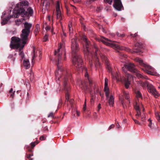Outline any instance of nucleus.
<instances>
[{
    "mask_svg": "<svg viewBox=\"0 0 160 160\" xmlns=\"http://www.w3.org/2000/svg\"><path fill=\"white\" fill-rule=\"evenodd\" d=\"M32 26L31 24L27 22L24 23V28L22 30V33L20 35L21 38L15 37L12 38L10 45L11 48L18 49L20 48H22L24 47L28 41L30 30Z\"/></svg>",
    "mask_w": 160,
    "mask_h": 160,
    "instance_id": "nucleus-1",
    "label": "nucleus"
},
{
    "mask_svg": "<svg viewBox=\"0 0 160 160\" xmlns=\"http://www.w3.org/2000/svg\"><path fill=\"white\" fill-rule=\"evenodd\" d=\"M29 5L28 2L26 1H22L17 4L13 12V14L12 17L14 18L18 17L20 15L24 17L26 15L27 12L25 11L24 8Z\"/></svg>",
    "mask_w": 160,
    "mask_h": 160,
    "instance_id": "nucleus-2",
    "label": "nucleus"
},
{
    "mask_svg": "<svg viewBox=\"0 0 160 160\" xmlns=\"http://www.w3.org/2000/svg\"><path fill=\"white\" fill-rule=\"evenodd\" d=\"M62 44L60 43L58 45V51H55V55H58V61L57 63V70L55 72V76L56 79L59 80V78L61 77L62 72V69L61 68L62 65L60 64L62 63L61 61V55L62 54Z\"/></svg>",
    "mask_w": 160,
    "mask_h": 160,
    "instance_id": "nucleus-3",
    "label": "nucleus"
},
{
    "mask_svg": "<svg viewBox=\"0 0 160 160\" xmlns=\"http://www.w3.org/2000/svg\"><path fill=\"white\" fill-rule=\"evenodd\" d=\"M112 78L113 79L116 80L117 81H121L123 82V81L125 82V85L126 88H128L129 87V85L130 84V82L131 80H133V78L130 74H127V81L124 80L123 77H120L119 74L116 72V73H113L112 74Z\"/></svg>",
    "mask_w": 160,
    "mask_h": 160,
    "instance_id": "nucleus-4",
    "label": "nucleus"
},
{
    "mask_svg": "<svg viewBox=\"0 0 160 160\" xmlns=\"http://www.w3.org/2000/svg\"><path fill=\"white\" fill-rule=\"evenodd\" d=\"M135 60L136 62H138L141 65L143 66L146 68V69L144 70L146 73L153 75H157V73L155 72H153L154 70V68L151 66L143 63V61L141 59L137 58L135 59Z\"/></svg>",
    "mask_w": 160,
    "mask_h": 160,
    "instance_id": "nucleus-5",
    "label": "nucleus"
},
{
    "mask_svg": "<svg viewBox=\"0 0 160 160\" xmlns=\"http://www.w3.org/2000/svg\"><path fill=\"white\" fill-rule=\"evenodd\" d=\"M72 62L78 69H82V60L80 56L77 54L75 55L72 59Z\"/></svg>",
    "mask_w": 160,
    "mask_h": 160,
    "instance_id": "nucleus-6",
    "label": "nucleus"
},
{
    "mask_svg": "<svg viewBox=\"0 0 160 160\" xmlns=\"http://www.w3.org/2000/svg\"><path fill=\"white\" fill-rule=\"evenodd\" d=\"M125 68L128 69L130 71L134 72L135 74L139 78H142V76L139 72L134 68V65L132 63H129L125 65L122 68L123 70L125 71Z\"/></svg>",
    "mask_w": 160,
    "mask_h": 160,
    "instance_id": "nucleus-7",
    "label": "nucleus"
},
{
    "mask_svg": "<svg viewBox=\"0 0 160 160\" xmlns=\"http://www.w3.org/2000/svg\"><path fill=\"white\" fill-rule=\"evenodd\" d=\"M56 12L57 13V19L60 21L63 19V15L61 12L62 7L60 2L58 1L56 4Z\"/></svg>",
    "mask_w": 160,
    "mask_h": 160,
    "instance_id": "nucleus-8",
    "label": "nucleus"
},
{
    "mask_svg": "<svg viewBox=\"0 0 160 160\" xmlns=\"http://www.w3.org/2000/svg\"><path fill=\"white\" fill-rule=\"evenodd\" d=\"M144 85L145 86H147L148 92L153 95L155 98H157L159 96V94L152 85L149 84L146 82L144 84Z\"/></svg>",
    "mask_w": 160,
    "mask_h": 160,
    "instance_id": "nucleus-9",
    "label": "nucleus"
},
{
    "mask_svg": "<svg viewBox=\"0 0 160 160\" xmlns=\"http://www.w3.org/2000/svg\"><path fill=\"white\" fill-rule=\"evenodd\" d=\"M102 42L107 46H110L114 49H120L119 46L114 43H112L110 40L105 38H103L102 40Z\"/></svg>",
    "mask_w": 160,
    "mask_h": 160,
    "instance_id": "nucleus-10",
    "label": "nucleus"
},
{
    "mask_svg": "<svg viewBox=\"0 0 160 160\" xmlns=\"http://www.w3.org/2000/svg\"><path fill=\"white\" fill-rule=\"evenodd\" d=\"M113 6L117 10H121L122 6L121 0H114V3Z\"/></svg>",
    "mask_w": 160,
    "mask_h": 160,
    "instance_id": "nucleus-11",
    "label": "nucleus"
},
{
    "mask_svg": "<svg viewBox=\"0 0 160 160\" xmlns=\"http://www.w3.org/2000/svg\"><path fill=\"white\" fill-rule=\"evenodd\" d=\"M108 79L106 78L105 79L104 91L105 92V95L107 98H108L110 94L109 88L108 86Z\"/></svg>",
    "mask_w": 160,
    "mask_h": 160,
    "instance_id": "nucleus-12",
    "label": "nucleus"
},
{
    "mask_svg": "<svg viewBox=\"0 0 160 160\" xmlns=\"http://www.w3.org/2000/svg\"><path fill=\"white\" fill-rule=\"evenodd\" d=\"M71 48L73 52H75L78 50V45L75 39L71 40Z\"/></svg>",
    "mask_w": 160,
    "mask_h": 160,
    "instance_id": "nucleus-13",
    "label": "nucleus"
},
{
    "mask_svg": "<svg viewBox=\"0 0 160 160\" xmlns=\"http://www.w3.org/2000/svg\"><path fill=\"white\" fill-rule=\"evenodd\" d=\"M142 108H143V106L142 103H141L140 104H138V103L136 104V105L135 106V108L137 111V114H136V116L137 118L140 116L141 112L140 110Z\"/></svg>",
    "mask_w": 160,
    "mask_h": 160,
    "instance_id": "nucleus-14",
    "label": "nucleus"
},
{
    "mask_svg": "<svg viewBox=\"0 0 160 160\" xmlns=\"http://www.w3.org/2000/svg\"><path fill=\"white\" fill-rule=\"evenodd\" d=\"M83 39L85 44V48H84V52L86 54H88L89 53L88 49V43L87 38L85 36L83 37Z\"/></svg>",
    "mask_w": 160,
    "mask_h": 160,
    "instance_id": "nucleus-15",
    "label": "nucleus"
},
{
    "mask_svg": "<svg viewBox=\"0 0 160 160\" xmlns=\"http://www.w3.org/2000/svg\"><path fill=\"white\" fill-rule=\"evenodd\" d=\"M50 2L48 0H45L43 3V6L42 7V11L43 12H45L44 11L45 10H48L49 7Z\"/></svg>",
    "mask_w": 160,
    "mask_h": 160,
    "instance_id": "nucleus-16",
    "label": "nucleus"
},
{
    "mask_svg": "<svg viewBox=\"0 0 160 160\" xmlns=\"http://www.w3.org/2000/svg\"><path fill=\"white\" fill-rule=\"evenodd\" d=\"M33 52H32V54L33 56H32V60H33L34 58L36 57L37 56V53H38L40 56L41 54V53L39 51L37 50L34 47H33Z\"/></svg>",
    "mask_w": 160,
    "mask_h": 160,
    "instance_id": "nucleus-17",
    "label": "nucleus"
},
{
    "mask_svg": "<svg viewBox=\"0 0 160 160\" xmlns=\"http://www.w3.org/2000/svg\"><path fill=\"white\" fill-rule=\"evenodd\" d=\"M124 95L125 96V98L126 99H128L129 98V95L128 94V93H127L126 92L124 91H123L122 92V94L121 95V96H119V99L121 101V102L122 103V104H123V103L122 102V100L123 99V95Z\"/></svg>",
    "mask_w": 160,
    "mask_h": 160,
    "instance_id": "nucleus-18",
    "label": "nucleus"
},
{
    "mask_svg": "<svg viewBox=\"0 0 160 160\" xmlns=\"http://www.w3.org/2000/svg\"><path fill=\"white\" fill-rule=\"evenodd\" d=\"M23 64L26 69H28L30 67V63L28 59H25L24 60Z\"/></svg>",
    "mask_w": 160,
    "mask_h": 160,
    "instance_id": "nucleus-19",
    "label": "nucleus"
},
{
    "mask_svg": "<svg viewBox=\"0 0 160 160\" xmlns=\"http://www.w3.org/2000/svg\"><path fill=\"white\" fill-rule=\"evenodd\" d=\"M114 99L113 96L112 95H111L110 97L108 99V102L109 103V104L110 106L111 107L113 106V105L114 104Z\"/></svg>",
    "mask_w": 160,
    "mask_h": 160,
    "instance_id": "nucleus-20",
    "label": "nucleus"
},
{
    "mask_svg": "<svg viewBox=\"0 0 160 160\" xmlns=\"http://www.w3.org/2000/svg\"><path fill=\"white\" fill-rule=\"evenodd\" d=\"M68 27L69 29V32L70 33H72L73 31V29L72 28V23L71 22H69L68 24Z\"/></svg>",
    "mask_w": 160,
    "mask_h": 160,
    "instance_id": "nucleus-21",
    "label": "nucleus"
},
{
    "mask_svg": "<svg viewBox=\"0 0 160 160\" xmlns=\"http://www.w3.org/2000/svg\"><path fill=\"white\" fill-rule=\"evenodd\" d=\"M155 115L157 119L159 121H160V112H156Z\"/></svg>",
    "mask_w": 160,
    "mask_h": 160,
    "instance_id": "nucleus-22",
    "label": "nucleus"
},
{
    "mask_svg": "<svg viewBox=\"0 0 160 160\" xmlns=\"http://www.w3.org/2000/svg\"><path fill=\"white\" fill-rule=\"evenodd\" d=\"M39 30V26L37 25L36 26V29L34 31V33L35 35H37L38 33V32Z\"/></svg>",
    "mask_w": 160,
    "mask_h": 160,
    "instance_id": "nucleus-23",
    "label": "nucleus"
},
{
    "mask_svg": "<svg viewBox=\"0 0 160 160\" xmlns=\"http://www.w3.org/2000/svg\"><path fill=\"white\" fill-rule=\"evenodd\" d=\"M28 13L30 15H32L33 13L32 9L30 8H29L28 9Z\"/></svg>",
    "mask_w": 160,
    "mask_h": 160,
    "instance_id": "nucleus-24",
    "label": "nucleus"
},
{
    "mask_svg": "<svg viewBox=\"0 0 160 160\" xmlns=\"http://www.w3.org/2000/svg\"><path fill=\"white\" fill-rule=\"evenodd\" d=\"M136 97L137 98H140L141 97V94L139 91H137L136 92Z\"/></svg>",
    "mask_w": 160,
    "mask_h": 160,
    "instance_id": "nucleus-25",
    "label": "nucleus"
},
{
    "mask_svg": "<svg viewBox=\"0 0 160 160\" xmlns=\"http://www.w3.org/2000/svg\"><path fill=\"white\" fill-rule=\"evenodd\" d=\"M22 22V21L21 20H17L15 21V24L17 25H19Z\"/></svg>",
    "mask_w": 160,
    "mask_h": 160,
    "instance_id": "nucleus-26",
    "label": "nucleus"
},
{
    "mask_svg": "<svg viewBox=\"0 0 160 160\" xmlns=\"http://www.w3.org/2000/svg\"><path fill=\"white\" fill-rule=\"evenodd\" d=\"M19 55L22 59H23L24 57V55L23 52L22 51H20L19 53Z\"/></svg>",
    "mask_w": 160,
    "mask_h": 160,
    "instance_id": "nucleus-27",
    "label": "nucleus"
},
{
    "mask_svg": "<svg viewBox=\"0 0 160 160\" xmlns=\"http://www.w3.org/2000/svg\"><path fill=\"white\" fill-rule=\"evenodd\" d=\"M48 35H45L43 39V41L44 42H46L48 40Z\"/></svg>",
    "mask_w": 160,
    "mask_h": 160,
    "instance_id": "nucleus-28",
    "label": "nucleus"
},
{
    "mask_svg": "<svg viewBox=\"0 0 160 160\" xmlns=\"http://www.w3.org/2000/svg\"><path fill=\"white\" fill-rule=\"evenodd\" d=\"M148 121L149 122V123L148 124V125L150 128H152V121H151V119L150 118L149 119H148Z\"/></svg>",
    "mask_w": 160,
    "mask_h": 160,
    "instance_id": "nucleus-29",
    "label": "nucleus"
},
{
    "mask_svg": "<svg viewBox=\"0 0 160 160\" xmlns=\"http://www.w3.org/2000/svg\"><path fill=\"white\" fill-rule=\"evenodd\" d=\"M86 109V100L85 99V102L83 107V110L85 111Z\"/></svg>",
    "mask_w": 160,
    "mask_h": 160,
    "instance_id": "nucleus-30",
    "label": "nucleus"
},
{
    "mask_svg": "<svg viewBox=\"0 0 160 160\" xmlns=\"http://www.w3.org/2000/svg\"><path fill=\"white\" fill-rule=\"evenodd\" d=\"M13 91V89L12 88H11V89L10 90L9 92L11 93V96L12 97H13V95L14 94V92H12V91Z\"/></svg>",
    "mask_w": 160,
    "mask_h": 160,
    "instance_id": "nucleus-31",
    "label": "nucleus"
},
{
    "mask_svg": "<svg viewBox=\"0 0 160 160\" xmlns=\"http://www.w3.org/2000/svg\"><path fill=\"white\" fill-rule=\"evenodd\" d=\"M105 2H107L110 4H111L112 2V0H104Z\"/></svg>",
    "mask_w": 160,
    "mask_h": 160,
    "instance_id": "nucleus-32",
    "label": "nucleus"
},
{
    "mask_svg": "<svg viewBox=\"0 0 160 160\" xmlns=\"http://www.w3.org/2000/svg\"><path fill=\"white\" fill-rule=\"evenodd\" d=\"M97 108H98L97 111L98 112H99L100 111L101 108V105L99 103L98 105V106H97Z\"/></svg>",
    "mask_w": 160,
    "mask_h": 160,
    "instance_id": "nucleus-33",
    "label": "nucleus"
},
{
    "mask_svg": "<svg viewBox=\"0 0 160 160\" xmlns=\"http://www.w3.org/2000/svg\"><path fill=\"white\" fill-rule=\"evenodd\" d=\"M114 127V125L113 124H112L108 128V130H110L112 128H113Z\"/></svg>",
    "mask_w": 160,
    "mask_h": 160,
    "instance_id": "nucleus-34",
    "label": "nucleus"
},
{
    "mask_svg": "<svg viewBox=\"0 0 160 160\" xmlns=\"http://www.w3.org/2000/svg\"><path fill=\"white\" fill-rule=\"evenodd\" d=\"M8 20L7 19L6 20H3L2 21V25L5 24L7 22Z\"/></svg>",
    "mask_w": 160,
    "mask_h": 160,
    "instance_id": "nucleus-35",
    "label": "nucleus"
},
{
    "mask_svg": "<svg viewBox=\"0 0 160 160\" xmlns=\"http://www.w3.org/2000/svg\"><path fill=\"white\" fill-rule=\"evenodd\" d=\"M66 100H68L69 98V94L68 93H66Z\"/></svg>",
    "mask_w": 160,
    "mask_h": 160,
    "instance_id": "nucleus-36",
    "label": "nucleus"
},
{
    "mask_svg": "<svg viewBox=\"0 0 160 160\" xmlns=\"http://www.w3.org/2000/svg\"><path fill=\"white\" fill-rule=\"evenodd\" d=\"M45 29L47 31L50 30H51V28L49 26H47L45 28Z\"/></svg>",
    "mask_w": 160,
    "mask_h": 160,
    "instance_id": "nucleus-37",
    "label": "nucleus"
},
{
    "mask_svg": "<svg viewBox=\"0 0 160 160\" xmlns=\"http://www.w3.org/2000/svg\"><path fill=\"white\" fill-rule=\"evenodd\" d=\"M73 1L75 3H78L81 1V0H73Z\"/></svg>",
    "mask_w": 160,
    "mask_h": 160,
    "instance_id": "nucleus-38",
    "label": "nucleus"
},
{
    "mask_svg": "<svg viewBox=\"0 0 160 160\" xmlns=\"http://www.w3.org/2000/svg\"><path fill=\"white\" fill-rule=\"evenodd\" d=\"M76 113L77 114V115L79 117L80 116V112L79 111L76 110Z\"/></svg>",
    "mask_w": 160,
    "mask_h": 160,
    "instance_id": "nucleus-39",
    "label": "nucleus"
},
{
    "mask_svg": "<svg viewBox=\"0 0 160 160\" xmlns=\"http://www.w3.org/2000/svg\"><path fill=\"white\" fill-rule=\"evenodd\" d=\"M35 142H33L31 143V146L32 147H34L35 146L36 144H35Z\"/></svg>",
    "mask_w": 160,
    "mask_h": 160,
    "instance_id": "nucleus-40",
    "label": "nucleus"
},
{
    "mask_svg": "<svg viewBox=\"0 0 160 160\" xmlns=\"http://www.w3.org/2000/svg\"><path fill=\"white\" fill-rule=\"evenodd\" d=\"M32 155H28L27 156V158L29 159V160H32V159L30 158V157L32 156Z\"/></svg>",
    "mask_w": 160,
    "mask_h": 160,
    "instance_id": "nucleus-41",
    "label": "nucleus"
},
{
    "mask_svg": "<svg viewBox=\"0 0 160 160\" xmlns=\"http://www.w3.org/2000/svg\"><path fill=\"white\" fill-rule=\"evenodd\" d=\"M85 76L86 77H87V78L89 79V78H88V73L86 72L85 74ZM88 81H89V80H88Z\"/></svg>",
    "mask_w": 160,
    "mask_h": 160,
    "instance_id": "nucleus-42",
    "label": "nucleus"
},
{
    "mask_svg": "<svg viewBox=\"0 0 160 160\" xmlns=\"http://www.w3.org/2000/svg\"><path fill=\"white\" fill-rule=\"evenodd\" d=\"M133 120H134L135 122L136 123L138 124H139V122L138 121H137V120H136L135 119H133Z\"/></svg>",
    "mask_w": 160,
    "mask_h": 160,
    "instance_id": "nucleus-43",
    "label": "nucleus"
},
{
    "mask_svg": "<svg viewBox=\"0 0 160 160\" xmlns=\"http://www.w3.org/2000/svg\"><path fill=\"white\" fill-rule=\"evenodd\" d=\"M141 120L142 121L144 122L145 120V117L144 116L143 117H142L141 118Z\"/></svg>",
    "mask_w": 160,
    "mask_h": 160,
    "instance_id": "nucleus-44",
    "label": "nucleus"
},
{
    "mask_svg": "<svg viewBox=\"0 0 160 160\" xmlns=\"http://www.w3.org/2000/svg\"><path fill=\"white\" fill-rule=\"evenodd\" d=\"M45 138L43 136H42L40 137V139L41 140H44Z\"/></svg>",
    "mask_w": 160,
    "mask_h": 160,
    "instance_id": "nucleus-45",
    "label": "nucleus"
},
{
    "mask_svg": "<svg viewBox=\"0 0 160 160\" xmlns=\"http://www.w3.org/2000/svg\"><path fill=\"white\" fill-rule=\"evenodd\" d=\"M116 126L117 128H119L120 127V126L119 124V123L118 122L116 124Z\"/></svg>",
    "mask_w": 160,
    "mask_h": 160,
    "instance_id": "nucleus-46",
    "label": "nucleus"
},
{
    "mask_svg": "<svg viewBox=\"0 0 160 160\" xmlns=\"http://www.w3.org/2000/svg\"><path fill=\"white\" fill-rule=\"evenodd\" d=\"M53 116V114L52 113H50L49 115H48V117H52Z\"/></svg>",
    "mask_w": 160,
    "mask_h": 160,
    "instance_id": "nucleus-47",
    "label": "nucleus"
},
{
    "mask_svg": "<svg viewBox=\"0 0 160 160\" xmlns=\"http://www.w3.org/2000/svg\"><path fill=\"white\" fill-rule=\"evenodd\" d=\"M91 103H93L94 102V100L93 98H92L91 99Z\"/></svg>",
    "mask_w": 160,
    "mask_h": 160,
    "instance_id": "nucleus-48",
    "label": "nucleus"
},
{
    "mask_svg": "<svg viewBox=\"0 0 160 160\" xmlns=\"http://www.w3.org/2000/svg\"><path fill=\"white\" fill-rule=\"evenodd\" d=\"M101 10V9L100 8H97V9H96V11L97 12H99Z\"/></svg>",
    "mask_w": 160,
    "mask_h": 160,
    "instance_id": "nucleus-49",
    "label": "nucleus"
},
{
    "mask_svg": "<svg viewBox=\"0 0 160 160\" xmlns=\"http://www.w3.org/2000/svg\"><path fill=\"white\" fill-rule=\"evenodd\" d=\"M80 87H81V88H82V89H85V88H84V87H83L82 85L81 86H80Z\"/></svg>",
    "mask_w": 160,
    "mask_h": 160,
    "instance_id": "nucleus-50",
    "label": "nucleus"
},
{
    "mask_svg": "<svg viewBox=\"0 0 160 160\" xmlns=\"http://www.w3.org/2000/svg\"><path fill=\"white\" fill-rule=\"evenodd\" d=\"M63 35L65 37H66V34L65 33H63Z\"/></svg>",
    "mask_w": 160,
    "mask_h": 160,
    "instance_id": "nucleus-51",
    "label": "nucleus"
},
{
    "mask_svg": "<svg viewBox=\"0 0 160 160\" xmlns=\"http://www.w3.org/2000/svg\"><path fill=\"white\" fill-rule=\"evenodd\" d=\"M117 35L118 36H122V35H119L118 33H117Z\"/></svg>",
    "mask_w": 160,
    "mask_h": 160,
    "instance_id": "nucleus-52",
    "label": "nucleus"
},
{
    "mask_svg": "<svg viewBox=\"0 0 160 160\" xmlns=\"http://www.w3.org/2000/svg\"><path fill=\"white\" fill-rule=\"evenodd\" d=\"M108 69L110 70V68H111L110 67H109V66H108Z\"/></svg>",
    "mask_w": 160,
    "mask_h": 160,
    "instance_id": "nucleus-53",
    "label": "nucleus"
},
{
    "mask_svg": "<svg viewBox=\"0 0 160 160\" xmlns=\"http://www.w3.org/2000/svg\"><path fill=\"white\" fill-rule=\"evenodd\" d=\"M51 32L52 33H53V29L52 28V29H51Z\"/></svg>",
    "mask_w": 160,
    "mask_h": 160,
    "instance_id": "nucleus-54",
    "label": "nucleus"
},
{
    "mask_svg": "<svg viewBox=\"0 0 160 160\" xmlns=\"http://www.w3.org/2000/svg\"><path fill=\"white\" fill-rule=\"evenodd\" d=\"M48 19L49 20H50V17L49 16H48Z\"/></svg>",
    "mask_w": 160,
    "mask_h": 160,
    "instance_id": "nucleus-55",
    "label": "nucleus"
},
{
    "mask_svg": "<svg viewBox=\"0 0 160 160\" xmlns=\"http://www.w3.org/2000/svg\"><path fill=\"white\" fill-rule=\"evenodd\" d=\"M144 109L143 108V110L144 111Z\"/></svg>",
    "mask_w": 160,
    "mask_h": 160,
    "instance_id": "nucleus-56",
    "label": "nucleus"
},
{
    "mask_svg": "<svg viewBox=\"0 0 160 160\" xmlns=\"http://www.w3.org/2000/svg\"><path fill=\"white\" fill-rule=\"evenodd\" d=\"M65 58H66V57H64V58H65Z\"/></svg>",
    "mask_w": 160,
    "mask_h": 160,
    "instance_id": "nucleus-57",
    "label": "nucleus"
}]
</instances>
